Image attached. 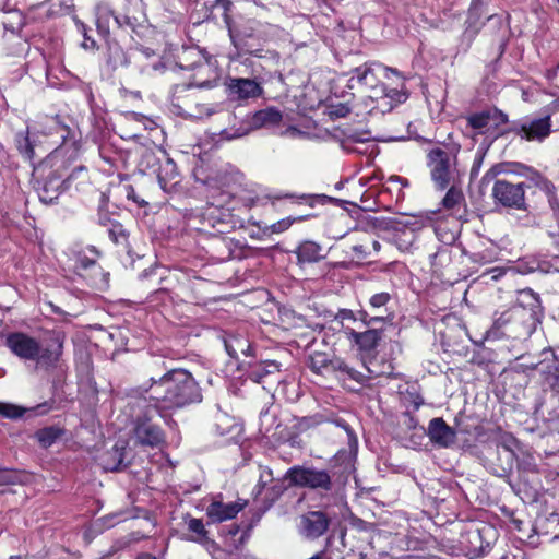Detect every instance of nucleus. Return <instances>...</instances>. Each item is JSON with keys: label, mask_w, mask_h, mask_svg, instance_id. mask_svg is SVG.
<instances>
[{"label": "nucleus", "mask_w": 559, "mask_h": 559, "mask_svg": "<svg viewBox=\"0 0 559 559\" xmlns=\"http://www.w3.org/2000/svg\"><path fill=\"white\" fill-rule=\"evenodd\" d=\"M386 316L372 314L367 310H360L358 312H354L349 309H341L336 314V319L342 321L344 320H353V321H361L365 325L369 326L377 322H384Z\"/></svg>", "instance_id": "27"}, {"label": "nucleus", "mask_w": 559, "mask_h": 559, "mask_svg": "<svg viewBox=\"0 0 559 559\" xmlns=\"http://www.w3.org/2000/svg\"><path fill=\"white\" fill-rule=\"evenodd\" d=\"M114 22L116 23V25L119 27V28H122V27H130V28H134L135 26V23H134V19H131L130 16L128 15H115L114 16Z\"/></svg>", "instance_id": "46"}, {"label": "nucleus", "mask_w": 559, "mask_h": 559, "mask_svg": "<svg viewBox=\"0 0 559 559\" xmlns=\"http://www.w3.org/2000/svg\"><path fill=\"white\" fill-rule=\"evenodd\" d=\"M464 200L463 193L455 187H450L447 194L442 200V204L445 209L452 210Z\"/></svg>", "instance_id": "40"}, {"label": "nucleus", "mask_w": 559, "mask_h": 559, "mask_svg": "<svg viewBox=\"0 0 559 559\" xmlns=\"http://www.w3.org/2000/svg\"><path fill=\"white\" fill-rule=\"evenodd\" d=\"M467 128H471L476 134L490 135L496 138L503 136L508 129L502 127L509 122L508 115L497 107H491L466 117Z\"/></svg>", "instance_id": "5"}, {"label": "nucleus", "mask_w": 559, "mask_h": 559, "mask_svg": "<svg viewBox=\"0 0 559 559\" xmlns=\"http://www.w3.org/2000/svg\"><path fill=\"white\" fill-rule=\"evenodd\" d=\"M64 435V429L59 426H49L35 432V439L44 449L51 447L58 439Z\"/></svg>", "instance_id": "30"}, {"label": "nucleus", "mask_w": 559, "mask_h": 559, "mask_svg": "<svg viewBox=\"0 0 559 559\" xmlns=\"http://www.w3.org/2000/svg\"><path fill=\"white\" fill-rule=\"evenodd\" d=\"M323 420H324V417L321 414L304 416V417L297 418V423H296L295 427L300 432H304L308 429L319 426L320 424L323 423Z\"/></svg>", "instance_id": "38"}, {"label": "nucleus", "mask_w": 559, "mask_h": 559, "mask_svg": "<svg viewBox=\"0 0 559 559\" xmlns=\"http://www.w3.org/2000/svg\"><path fill=\"white\" fill-rule=\"evenodd\" d=\"M212 7L213 8L221 7L224 10V12L227 13L231 8V1L230 0H215L214 4Z\"/></svg>", "instance_id": "50"}, {"label": "nucleus", "mask_w": 559, "mask_h": 559, "mask_svg": "<svg viewBox=\"0 0 559 559\" xmlns=\"http://www.w3.org/2000/svg\"><path fill=\"white\" fill-rule=\"evenodd\" d=\"M124 192H126L127 199L128 200H132L139 206L143 207V206H146L148 204L145 200L141 199L136 194L135 189L133 188V186H131V185L124 186Z\"/></svg>", "instance_id": "44"}, {"label": "nucleus", "mask_w": 559, "mask_h": 559, "mask_svg": "<svg viewBox=\"0 0 559 559\" xmlns=\"http://www.w3.org/2000/svg\"><path fill=\"white\" fill-rule=\"evenodd\" d=\"M227 354L233 358H238L239 354L247 357L252 356V346L249 340L241 335H230L225 340Z\"/></svg>", "instance_id": "26"}, {"label": "nucleus", "mask_w": 559, "mask_h": 559, "mask_svg": "<svg viewBox=\"0 0 559 559\" xmlns=\"http://www.w3.org/2000/svg\"><path fill=\"white\" fill-rule=\"evenodd\" d=\"M133 432L142 445L156 447L164 442L163 430L153 424L146 414L136 417Z\"/></svg>", "instance_id": "15"}, {"label": "nucleus", "mask_w": 559, "mask_h": 559, "mask_svg": "<svg viewBox=\"0 0 559 559\" xmlns=\"http://www.w3.org/2000/svg\"><path fill=\"white\" fill-rule=\"evenodd\" d=\"M226 85L229 95L237 99L255 98L263 92L260 84L251 79L229 78Z\"/></svg>", "instance_id": "18"}, {"label": "nucleus", "mask_w": 559, "mask_h": 559, "mask_svg": "<svg viewBox=\"0 0 559 559\" xmlns=\"http://www.w3.org/2000/svg\"><path fill=\"white\" fill-rule=\"evenodd\" d=\"M331 524V518L323 511H308L300 518L299 533L307 539L323 536Z\"/></svg>", "instance_id": "14"}, {"label": "nucleus", "mask_w": 559, "mask_h": 559, "mask_svg": "<svg viewBox=\"0 0 559 559\" xmlns=\"http://www.w3.org/2000/svg\"><path fill=\"white\" fill-rule=\"evenodd\" d=\"M397 73L396 70L392 68H388L382 66L381 63L370 62L364 63L360 67H357L353 71V75L349 79L350 86L353 87V83L356 81L358 84L365 86L369 93L372 94L376 88L385 87L384 84H380V76H388V73Z\"/></svg>", "instance_id": "12"}, {"label": "nucleus", "mask_w": 559, "mask_h": 559, "mask_svg": "<svg viewBox=\"0 0 559 559\" xmlns=\"http://www.w3.org/2000/svg\"><path fill=\"white\" fill-rule=\"evenodd\" d=\"M272 479H273V474H272L271 469L264 468L261 471L259 483L257 485V489H258L257 496L262 493L263 489L266 487V485L272 481Z\"/></svg>", "instance_id": "43"}, {"label": "nucleus", "mask_w": 559, "mask_h": 559, "mask_svg": "<svg viewBox=\"0 0 559 559\" xmlns=\"http://www.w3.org/2000/svg\"><path fill=\"white\" fill-rule=\"evenodd\" d=\"M532 316V312H527L522 307H511L495 319L490 332L495 336L499 334L514 338L527 336L536 328Z\"/></svg>", "instance_id": "3"}, {"label": "nucleus", "mask_w": 559, "mask_h": 559, "mask_svg": "<svg viewBox=\"0 0 559 559\" xmlns=\"http://www.w3.org/2000/svg\"><path fill=\"white\" fill-rule=\"evenodd\" d=\"M362 364L364 368L367 373L365 374V383L370 380L378 377H382L385 374H391L392 372V366L391 364L383 361L382 364L378 362L377 358H366L362 357Z\"/></svg>", "instance_id": "29"}, {"label": "nucleus", "mask_w": 559, "mask_h": 559, "mask_svg": "<svg viewBox=\"0 0 559 559\" xmlns=\"http://www.w3.org/2000/svg\"><path fill=\"white\" fill-rule=\"evenodd\" d=\"M124 451L123 443H116L110 451L103 455V465L106 471L116 472L124 466Z\"/></svg>", "instance_id": "28"}, {"label": "nucleus", "mask_w": 559, "mask_h": 559, "mask_svg": "<svg viewBox=\"0 0 559 559\" xmlns=\"http://www.w3.org/2000/svg\"><path fill=\"white\" fill-rule=\"evenodd\" d=\"M108 234H109L110 239L115 243H119L121 241L127 240L126 229L123 228V226L120 223H117V222L112 223L108 229Z\"/></svg>", "instance_id": "42"}, {"label": "nucleus", "mask_w": 559, "mask_h": 559, "mask_svg": "<svg viewBox=\"0 0 559 559\" xmlns=\"http://www.w3.org/2000/svg\"><path fill=\"white\" fill-rule=\"evenodd\" d=\"M285 479L290 486L306 487L314 490L331 491V475L323 469L296 465L287 469Z\"/></svg>", "instance_id": "7"}, {"label": "nucleus", "mask_w": 559, "mask_h": 559, "mask_svg": "<svg viewBox=\"0 0 559 559\" xmlns=\"http://www.w3.org/2000/svg\"><path fill=\"white\" fill-rule=\"evenodd\" d=\"M239 527L237 525H233L229 533L231 535H236L238 533Z\"/></svg>", "instance_id": "58"}, {"label": "nucleus", "mask_w": 559, "mask_h": 559, "mask_svg": "<svg viewBox=\"0 0 559 559\" xmlns=\"http://www.w3.org/2000/svg\"><path fill=\"white\" fill-rule=\"evenodd\" d=\"M331 367L334 370H338L341 372L346 373L352 380H355L356 382L360 384H365V374L360 371L355 370L354 368L349 367L344 360L342 359H334L330 361Z\"/></svg>", "instance_id": "34"}, {"label": "nucleus", "mask_w": 559, "mask_h": 559, "mask_svg": "<svg viewBox=\"0 0 559 559\" xmlns=\"http://www.w3.org/2000/svg\"><path fill=\"white\" fill-rule=\"evenodd\" d=\"M114 12L108 8L104 7L98 9L96 24L100 34L107 35L109 33V20H114Z\"/></svg>", "instance_id": "39"}, {"label": "nucleus", "mask_w": 559, "mask_h": 559, "mask_svg": "<svg viewBox=\"0 0 559 559\" xmlns=\"http://www.w3.org/2000/svg\"><path fill=\"white\" fill-rule=\"evenodd\" d=\"M525 188L524 182L512 183L504 179H497L491 188V198L497 206L527 211Z\"/></svg>", "instance_id": "8"}, {"label": "nucleus", "mask_w": 559, "mask_h": 559, "mask_svg": "<svg viewBox=\"0 0 559 559\" xmlns=\"http://www.w3.org/2000/svg\"><path fill=\"white\" fill-rule=\"evenodd\" d=\"M131 392H132V395L136 396L138 394H140V389H134Z\"/></svg>", "instance_id": "61"}, {"label": "nucleus", "mask_w": 559, "mask_h": 559, "mask_svg": "<svg viewBox=\"0 0 559 559\" xmlns=\"http://www.w3.org/2000/svg\"><path fill=\"white\" fill-rule=\"evenodd\" d=\"M295 253L299 264L317 263L325 258L322 246L311 240L302 241Z\"/></svg>", "instance_id": "23"}, {"label": "nucleus", "mask_w": 559, "mask_h": 559, "mask_svg": "<svg viewBox=\"0 0 559 559\" xmlns=\"http://www.w3.org/2000/svg\"><path fill=\"white\" fill-rule=\"evenodd\" d=\"M430 258H431V264H432L433 267H436L438 264H443L444 262H449L450 261L449 252L445 249L441 250V251H438L437 253H435Z\"/></svg>", "instance_id": "47"}, {"label": "nucleus", "mask_w": 559, "mask_h": 559, "mask_svg": "<svg viewBox=\"0 0 559 559\" xmlns=\"http://www.w3.org/2000/svg\"><path fill=\"white\" fill-rule=\"evenodd\" d=\"M508 132L513 133L525 141L542 142L551 133L550 116L514 122L510 128H508Z\"/></svg>", "instance_id": "11"}, {"label": "nucleus", "mask_w": 559, "mask_h": 559, "mask_svg": "<svg viewBox=\"0 0 559 559\" xmlns=\"http://www.w3.org/2000/svg\"><path fill=\"white\" fill-rule=\"evenodd\" d=\"M150 393V400L154 402V408L179 409L202 401L201 389L186 369H171L159 379L151 378V385L145 390Z\"/></svg>", "instance_id": "1"}, {"label": "nucleus", "mask_w": 559, "mask_h": 559, "mask_svg": "<svg viewBox=\"0 0 559 559\" xmlns=\"http://www.w3.org/2000/svg\"><path fill=\"white\" fill-rule=\"evenodd\" d=\"M513 307H522L527 312H532L534 323L539 322L542 312L540 301L538 296L530 288L523 289L519 293L518 302Z\"/></svg>", "instance_id": "25"}, {"label": "nucleus", "mask_w": 559, "mask_h": 559, "mask_svg": "<svg viewBox=\"0 0 559 559\" xmlns=\"http://www.w3.org/2000/svg\"><path fill=\"white\" fill-rule=\"evenodd\" d=\"M25 474L17 469L0 468V486L22 484Z\"/></svg>", "instance_id": "36"}, {"label": "nucleus", "mask_w": 559, "mask_h": 559, "mask_svg": "<svg viewBox=\"0 0 559 559\" xmlns=\"http://www.w3.org/2000/svg\"><path fill=\"white\" fill-rule=\"evenodd\" d=\"M79 27H80V29H81V32H82L83 36L85 37V39H86V40H90V36H88V34H86V27H85V25H84L83 23H80Z\"/></svg>", "instance_id": "55"}, {"label": "nucleus", "mask_w": 559, "mask_h": 559, "mask_svg": "<svg viewBox=\"0 0 559 559\" xmlns=\"http://www.w3.org/2000/svg\"><path fill=\"white\" fill-rule=\"evenodd\" d=\"M10 559H24L22 556H11Z\"/></svg>", "instance_id": "63"}, {"label": "nucleus", "mask_w": 559, "mask_h": 559, "mask_svg": "<svg viewBox=\"0 0 559 559\" xmlns=\"http://www.w3.org/2000/svg\"><path fill=\"white\" fill-rule=\"evenodd\" d=\"M99 257L100 252L93 246L74 252L75 270L81 276L86 274L92 286L104 289L108 287L109 273L97 264Z\"/></svg>", "instance_id": "6"}, {"label": "nucleus", "mask_w": 559, "mask_h": 559, "mask_svg": "<svg viewBox=\"0 0 559 559\" xmlns=\"http://www.w3.org/2000/svg\"><path fill=\"white\" fill-rule=\"evenodd\" d=\"M55 345L43 348L39 344V353L34 361L37 362L40 367H55L59 361L62 347H63V337L60 334H56L53 337Z\"/></svg>", "instance_id": "22"}, {"label": "nucleus", "mask_w": 559, "mask_h": 559, "mask_svg": "<svg viewBox=\"0 0 559 559\" xmlns=\"http://www.w3.org/2000/svg\"><path fill=\"white\" fill-rule=\"evenodd\" d=\"M456 155L441 147H435L427 154V166L431 180L440 189H447L457 176Z\"/></svg>", "instance_id": "4"}, {"label": "nucleus", "mask_w": 559, "mask_h": 559, "mask_svg": "<svg viewBox=\"0 0 559 559\" xmlns=\"http://www.w3.org/2000/svg\"><path fill=\"white\" fill-rule=\"evenodd\" d=\"M509 173L518 174L521 176H526V177H530L531 179L536 178L538 181H540L543 185V188L546 190L548 203H549L550 209L554 212V216L559 222V200L554 192L555 187L550 181L542 178V176L537 171H535L533 168H531L526 165H523L521 163H513V164L500 163V164L493 165L486 173L485 178L495 177L500 174H509Z\"/></svg>", "instance_id": "9"}, {"label": "nucleus", "mask_w": 559, "mask_h": 559, "mask_svg": "<svg viewBox=\"0 0 559 559\" xmlns=\"http://www.w3.org/2000/svg\"><path fill=\"white\" fill-rule=\"evenodd\" d=\"M188 527L191 532L198 534L199 536L206 535V530L204 528L203 522L200 519H190L188 522Z\"/></svg>", "instance_id": "45"}, {"label": "nucleus", "mask_w": 559, "mask_h": 559, "mask_svg": "<svg viewBox=\"0 0 559 559\" xmlns=\"http://www.w3.org/2000/svg\"><path fill=\"white\" fill-rule=\"evenodd\" d=\"M352 250L354 251L356 258H358L360 260L367 259L371 254L369 247L366 245H361V243L354 245L352 247Z\"/></svg>", "instance_id": "48"}, {"label": "nucleus", "mask_w": 559, "mask_h": 559, "mask_svg": "<svg viewBox=\"0 0 559 559\" xmlns=\"http://www.w3.org/2000/svg\"><path fill=\"white\" fill-rule=\"evenodd\" d=\"M223 198H224L223 203H225L226 200L230 199V195L229 194H226V195L224 194Z\"/></svg>", "instance_id": "62"}, {"label": "nucleus", "mask_w": 559, "mask_h": 559, "mask_svg": "<svg viewBox=\"0 0 559 559\" xmlns=\"http://www.w3.org/2000/svg\"><path fill=\"white\" fill-rule=\"evenodd\" d=\"M325 362H326V360L322 356H319L318 358L312 357L311 362H310V368L313 371L319 373L320 369L325 366Z\"/></svg>", "instance_id": "49"}, {"label": "nucleus", "mask_w": 559, "mask_h": 559, "mask_svg": "<svg viewBox=\"0 0 559 559\" xmlns=\"http://www.w3.org/2000/svg\"><path fill=\"white\" fill-rule=\"evenodd\" d=\"M245 506V502L224 503L222 501H213L206 508V515L213 522H224L234 519Z\"/></svg>", "instance_id": "20"}, {"label": "nucleus", "mask_w": 559, "mask_h": 559, "mask_svg": "<svg viewBox=\"0 0 559 559\" xmlns=\"http://www.w3.org/2000/svg\"><path fill=\"white\" fill-rule=\"evenodd\" d=\"M84 171H85V167H84V166H82V165H80V166H75V167L72 169V171L70 173V174H73V178H72V180H73L74 178H76L80 174L84 173Z\"/></svg>", "instance_id": "51"}, {"label": "nucleus", "mask_w": 559, "mask_h": 559, "mask_svg": "<svg viewBox=\"0 0 559 559\" xmlns=\"http://www.w3.org/2000/svg\"><path fill=\"white\" fill-rule=\"evenodd\" d=\"M85 48L90 47V45L87 43H84L83 44ZM95 46V41L93 39H91V47H94Z\"/></svg>", "instance_id": "60"}, {"label": "nucleus", "mask_w": 559, "mask_h": 559, "mask_svg": "<svg viewBox=\"0 0 559 559\" xmlns=\"http://www.w3.org/2000/svg\"><path fill=\"white\" fill-rule=\"evenodd\" d=\"M5 31L16 34L22 31L25 17L20 11H12L5 14L2 21Z\"/></svg>", "instance_id": "33"}, {"label": "nucleus", "mask_w": 559, "mask_h": 559, "mask_svg": "<svg viewBox=\"0 0 559 559\" xmlns=\"http://www.w3.org/2000/svg\"><path fill=\"white\" fill-rule=\"evenodd\" d=\"M282 119L283 115L278 109L267 107L254 112L250 120V124L254 129L272 128L278 126Z\"/></svg>", "instance_id": "24"}, {"label": "nucleus", "mask_w": 559, "mask_h": 559, "mask_svg": "<svg viewBox=\"0 0 559 559\" xmlns=\"http://www.w3.org/2000/svg\"><path fill=\"white\" fill-rule=\"evenodd\" d=\"M345 334L350 342L355 343L359 349L365 353L373 350L382 340V331L376 328L368 329L364 332L346 329Z\"/></svg>", "instance_id": "19"}, {"label": "nucleus", "mask_w": 559, "mask_h": 559, "mask_svg": "<svg viewBox=\"0 0 559 559\" xmlns=\"http://www.w3.org/2000/svg\"><path fill=\"white\" fill-rule=\"evenodd\" d=\"M143 158L144 159H147V162L150 163L152 159H155V156L152 152H146L144 155H143Z\"/></svg>", "instance_id": "56"}, {"label": "nucleus", "mask_w": 559, "mask_h": 559, "mask_svg": "<svg viewBox=\"0 0 559 559\" xmlns=\"http://www.w3.org/2000/svg\"><path fill=\"white\" fill-rule=\"evenodd\" d=\"M229 34H230L231 40L234 41L235 40V35L233 34L231 29H229Z\"/></svg>", "instance_id": "64"}, {"label": "nucleus", "mask_w": 559, "mask_h": 559, "mask_svg": "<svg viewBox=\"0 0 559 559\" xmlns=\"http://www.w3.org/2000/svg\"><path fill=\"white\" fill-rule=\"evenodd\" d=\"M408 95L403 90L397 88H376L372 94H368L364 100L369 114L384 115L393 110L395 106L404 103Z\"/></svg>", "instance_id": "10"}, {"label": "nucleus", "mask_w": 559, "mask_h": 559, "mask_svg": "<svg viewBox=\"0 0 559 559\" xmlns=\"http://www.w3.org/2000/svg\"><path fill=\"white\" fill-rule=\"evenodd\" d=\"M177 177L178 173L176 164L170 158H167L165 165L160 168L157 175L160 188L164 191H167V185L169 181L175 180L174 185L178 183Z\"/></svg>", "instance_id": "32"}, {"label": "nucleus", "mask_w": 559, "mask_h": 559, "mask_svg": "<svg viewBox=\"0 0 559 559\" xmlns=\"http://www.w3.org/2000/svg\"><path fill=\"white\" fill-rule=\"evenodd\" d=\"M295 221H296L295 218H290V217L280 219L278 222H276L272 225L265 226L263 228V231L264 233L270 231V233H274V234L283 233V231L287 230Z\"/></svg>", "instance_id": "41"}, {"label": "nucleus", "mask_w": 559, "mask_h": 559, "mask_svg": "<svg viewBox=\"0 0 559 559\" xmlns=\"http://www.w3.org/2000/svg\"><path fill=\"white\" fill-rule=\"evenodd\" d=\"M78 155L79 146L76 142H63L39 165L38 171H41L44 179L38 183L37 192L43 203H53L68 189L73 178V174H67L68 164L70 160H74Z\"/></svg>", "instance_id": "2"}, {"label": "nucleus", "mask_w": 559, "mask_h": 559, "mask_svg": "<svg viewBox=\"0 0 559 559\" xmlns=\"http://www.w3.org/2000/svg\"><path fill=\"white\" fill-rule=\"evenodd\" d=\"M280 373V365L275 360H265L257 364L248 371V378L253 382L265 384L271 383V379Z\"/></svg>", "instance_id": "21"}, {"label": "nucleus", "mask_w": 559, "mask_h": 559, "mask_svg": "<svg viewBox=\"0 0 559 559\" xmlns=\"http://www.w3.org/2000/svg\"><path fill=\"white\" fill-rule=\"evenodd\" d=\"M114 53L119 59L120 64H123L126 62V58L123 56V52L119 48L114 49Z\"/></svg>", "instance_id": "52"}, {"label": "nucleus", "mask_w": 559, "mask_h": 559, "mask_svg": "<svg viewBox=\"0 0 559 559\" xmlns=\"http://www.w3.org/2000/svg\"><path fill=\"white\" fill-rule=\"evenodd\" d=\"M371 247H372L373 251L377 253L381 249V243L378 240H372Z\"/></svg>", "instance_id": "53"}, {"label": "nucleus", "mask_w": 559, "mask_h": 559, "mask_svg": "<svg viewBox=\"0 0 559 559\" xmlns=\"http://www.w3.org/2000/svg\"><path fill=\"white\" fill-rule=\"evenodd\" d=\"M53 407L52 401H45L32 407H24L13 403L0 402V415L9 419H20L22 417L34 418L48 414Z\"/></svg>", "instance_id": "16"}, {"label": "nucleus", "mask_w": 559, "mask_h": 559, "mask_svg": "<svg viewBox=\"0 0 559 559\" xmlns=\"http://www.w3.org/2000/svg\"><path fill=\"white\" fill-rule=\"evenodd\" d=\"M138 559H156V557L150 555V554H143L138 557Z\"/></svg>", "instance_id": "57"}, {"label": "nucleus", "mask_w": 559, "mask_h": 559, "mask_svg": "<svg viewBox=\"0 0 559 559\" xmlns=\"http://www.w3.org/2000/svg\"><path fill=\"white\" fill-rule=\"evenodd\" d=\"M5 346L16 357L23 360H35L39 353V342L23 332H13L7 335Z\"/></svg>", "instance_id": "13"}, {"label": "nucleus", "mask_w": 559, "mask_h": 559, "mask_svg": "<svg viewBox=\"0 0 559 559\" xmlns=\"http://www.w3.org/2000/svg\"><path fill=\"white\" fill-rule=\"evenodd\" d=\"M79 27H80V29H81V32H82L83 36L85 37V39H86V40H90V36H88V34H86V27H85V25H84L83 23H80Z\"/></svg>", "instance_id": "54"}, {"label": "nucleus", "mask_w": 559, "mask_h": 559, "mask_svg": "<svg viewBox=\"0 0 559 559\" xmlns=\"http://www.w3.org/2000/svg\"><path fill=\"white\" fill-rule=\"evenodd\" d=\"M391 300V295L389 293H378L370 297L369 306L374 311L373 314L384 316L386 312L385 306Z\"/></svg>", "instance_id": "35"}, {"label": "nucleus", "mask_w": 559, "mask_h": 559, "mask_svg": "<svg viewBox=\"0 0 559 559\" xmlns=\"http://www.w3.org/2000/svg\"><path fill=\"white\" fill-rule=\"evenodd\" d=\"M203 63V58L198 49L186 48L178 55L177 64L183 70H193Z\"/></svg>", "instance_id": "31"}, {"label": "nucleus", "mask_w": 559, "mask_h": 559, "mask_svg": "<svg viewBox=\"0 0 559 559\" xmlns=\"http://www.w3.org/2000/svg\"><path fill=\"white\" fill-rule=\"evenodd\" d=\"M429 440L439 448H450L456 442V431L443 418H432L427 428Z\"/></svg>", "instance_id": "17"}, {"label": "nucleus", "mask_w": 559, "mask_h": 559, "mask_svg": "<svg viewBox=\"0 0 559 559\" xmlns=\"http://www.w3.org/2000/svg\"><path fill=\"white\" fill-rule=\"evenodd\" d=\"M238 136H241V134H227L226 138L227 139H235V138H238Z\"/></svg>", "instance_id": "59"}, {"label": "nucleus", "mask_w": 559, "mask_h": 559, "mask_svg": "<svg viewBox=\"0 0 559 559\" xmlns=\"http://www.w3.org/2000/svg\"><path fill=\"white\" fill-rule=\"evenodd\" d=\"M16 145L19 152L27 159H33L35 156L33 141L28 136V134H17L16 135Z\"/></svg>", "instance_id": "37"}]
</instances>
